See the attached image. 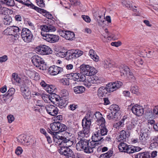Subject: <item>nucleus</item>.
<instances>
[{"label": "nucleus", "instance_id": "1", "mask_svg": "<svg viewBox=\"0 0 158 158\" xmlns=\"http://www.w3.org/2000/svg\"><path fill=\"white\" fill-rule=\"evenodd\" d=\"M94 142L91 141L89 142L85 139L80 140L76 145L77 149H84L85 152L86 153H91L93 152V149L95 148V143Z\"/></svg>", "mask_w": 158, "mask_h": 158}, {"label": "nucleus", "instance_id": "2", "mask_svg": "<svg viewBox=\"0 0 158 158\" xmlns=\"http://www.w3.org/2000/svg\"><path fill=\"white\" fill-rule=\"evenodd\" d=\"M20 35L23 40L26 43L31 42L33 37V34L31 31L26 28H23Z\"/></svg>", "mask_w": 158, "mask_h": 158}, {"label": "nucleus", "instance_id": "3", "mask_svg": "<svg viewBox=\"0 0 158 158\" xmlns=\"http://www.w3.org/2000/svg\"><path fill=\"white\" fill-rule=\"evenodd\" d=\"M35 50L38 54L47 55L52 53V51L48 46L44 45H40L35 48Z\"/></svg>", "mask_w": 158, "mask_h": 158}, {"label": "nucleus", "instance_id": "4", "mask_svg": "<svg viewBox=\"0 0 158 158\" xmlns=\"http://www.w3.org/2000/svg\"><path fill=\"white\" fill-rule=\"evenodd\" d=\"M60 147V148L58 150V152L61 155L66 156V158H74V154L70 148L64 147Z\"/></svg>", "mask_w": 158, "mask_h": 158}, {"label": "nucleus", "instance_id": "5", "mask_svg": "<svg viewBox=\"0 0 158 158\" xmlns=\"http://www.w3.org/2000/svg\"><path fill=\"white\" fill-rule=\"evenodd\" d=\"M57 143H59L61 147L69 148L73 144V141L71 139H70L64 136H60V138L56 140Z\"/></svg>", "mask_w": 158, "mask_h": 158}, {"label": "nucleus", "instance_id": "6", "mask_svg": "<svg viewBox=\"0 0 158 158\" xmlns=\"http://www.w3.org/2000/svg\"><path fill=\"white\" fill-rule=\"evenodd\" d=\"M22 30L16 26H9L4 31L8 32V35H15V36L17 37L21 34Z\"/></svg>", "mask_w": 158, "mask_h": 158}, {"label": "nucleus", "instance_id": "7", "mask_svg": "<svg viewBox=\"0 0 158 158\" xmlns=\"http://www.w3.org/2000/svg\"><path fill=\"white\" fill-rule=\"evenodd\" d=\"M122 85L123 83L122 82L116 81L113 82L109 83L105 87L110 93L120 88Z\"/></svg>", "mask_w": 158, "mask_h": 158}, {"label": "nucleus", "instance_id": "8", "mask_svg": "<svg viewBox=\"0 0 158 158\" xmlns=\"http://www.w3.org/2000/svg\"><path fill=\"white\" fill-rule=\"evenodd\" d=\"M31 61L34 65L41 70H44V62L42 59L37 55H35L31 58Z\"/></svg>", "mask_w": 158, "mask_h": 158}, {"label": "nucleus", "instance_id": "9", "mask_svg": "<svg viewBox=\"0 0 158 158\" xmlns=\"http://www.w3.org/2000/svg\"><path fill=\"white\" fill-rule=\"evenodd\" d=\"M119 68L121 76H127L129 78L133 79H135V77L133 76L132 73L130 72V69L128 66L124 65L120 66Z\"/></svg>", "mask_w": 158, "mask_h": 158}, {"label": "nucleus", "instance_id": "10", "mask_svg": "<svg viewBox=\"0 0 158 158\" xmlns=\"http://www.w3.org/2000/svg\"><path fill=\"white\" fill-rule=\"evenodd\" d=\"M42 35L44 37V39L48 42L54 43L58 41L59 37L57 35L52 34H44L43 32H41Z\"/></svg>", "mask_w": 158, "mask_h": 158}, {"label": "nucleus", "instance_id": "11", "mask_svg": "<svg viewBox=\"0 0 158 158\" xmlns=\"http://www.w3.org/2000/svg\"><path fill=\"white\" fill-rule=\"evenodd\" d=\"M44 109H46L47 112L50 115L52 116H56L58 113V110L57 108L52 105H48L46 106H41Z\"/></svg>", "mask_w": 158, "mask_h": 158}, {"label": "nucleus", "instance_id": "12", "mask_svg": "<svg viewBox=\"0 0 158 158\" xmlns=\"http://www.w3.org/2000/svg\"><path fill=\"white\" fill-rule=\"evenodd\" d=\"M48 73L52 75H56L63 72V68L53 65L50 67L48 70Z\"/></svg>", "mask_w": 158, "mask_h": 158}, {"label": "nucleus", "instance_id": "13", "mask_svg": "<svg viewBox=\"0 0 158 158\" xmlns=\"http://www.w3.org/2000/svg\"><path fill=\"white\" fill-rule=\"evenodd\" d=\"M40 85L48 93L50 94L53 93L56 89L54 85L47 84L44 81H42L40 83Z\"/></svg>", "mask_w": 158, "mask_h": 158}, {"label": "nucleus", "instance_id": "14", "mask_svg": "<svg viewBox=\"0 0 158 158\" xmlns=\"http://www.w3.org/2000/svg\"><path fill=\"white\" fill-rule=\"evenodd\" d=\"M131 110L133 114L138 116H141L144 112L142 107L137 104L133 106Z\"/></svg>", "mask_w": 158, "mask_h": 158}, {"label": "nucleus", "instance_id": "15", "mask_svg": "<svg viewBox=\"0 0 158 158\" xmlns=\"http://www.w3.org/2000/svg\"><path fill=\"white\" fill-rule=\"evenodd\" d=\"M70 75L72 77V79L74 81L83 82L85 80V76L81 73H72Z\"/></svg>", "mask_w": 158, "mask_h": 158}, {"label": "nucleus", "instance_id": "16", "mask_svg": "<svg viewBox=\"0 0 158 158\" xmlns=\"http://www.w3.org/2000/svg\"><path fill=\"white\" fill-rule=\"evenodd\" d=\"M95 117L97 119V123L101 127L105 126V121L104 118L102 117L100 112H96L94 114Z\"/></svg>", "mask_w": 158, "mask_h": 158}, {"label": "nucleus", "instance_id": "17", "mask_svg": "<svg viewBox=\"0 0 158 158\" xmlns=\"http://www.w3.org/2000/svg\"><path fill=\"white\" fill-rule=\"evenodd\" d=\"M97 93L98 97L102 99L103 97H106L109 92L105 86H102L98 89Z\"/></svg>", "mask_w": 158, "mask_h": 158}, {"label": "nucleus", "instance_id": "18", "mask_svg": "<svg viewBox=\"0 0 158 158\" xmlns=\"http://www.w3.org/2000/svg\"><path fill=\"white\" fill-rule=\"evenodd\" d=\"M100 136L99 133V130H98L97 131L95 132L92 136V141L94 142V143L96 144L95 147L100 144V142H98V141L101 140L103 139V138L100 137Z\"/></svg>", "mask_w": 158, "mask_h": 158}, {"label": "nucleus", "instance_id": "19", "mask_svg": "<svg viewBox=\"0 0 158 158\" xmlns=\"http://www.w3.org/2000/svg\"><path fill=\"white\" fill-rule=\"evenodd\" d=\"M42 31L47 32L54 31L56 30V28L54 26L51 24L43 25L40 26Z\"/></svg>", "mask_w": 158, "mask_h": 158}, {"label": "nucleus", "instance_id": "20", "mask_svg": "<svg viewBox=\"0 0 158 158\" xmlns=\"http://www.w3.org/2000/svg\"><path fill=\"white\" fill-rule=\"evenodd\" d=\"M88 82L92 84H101L103 82V80L101 78H99L97 76H94L89 77L88 79Z\"/></svg>", "mask_w": 158, "mask_h": 158}, {"label": "nucleus", "instance_id": "21", "mask_svg": "<svg viewBox=\"0 0 158 158\" xmlns=\"http://www.w3.org/2000/svg\"><path fill=\"white\" fill-rule=\"evenodd\" d=\"M91 123V121L86 120L83 118L82 121V126L83 129L87 132L90 131V126Z\"/></svg>", "mask_w": 158, "mask_h": 158}, {"label": "nucleus", "instance_id": "22", "mask_svg": "<svg viewBox=\"0 0 158 158\" xmlns=\"http://www.w3.org/2000/svg\"><path fill=\"white\" fill-rule=\"evenodd\" d=\"M11 80L13 84H15L16 83L20 85L22 82V79L15 73H12Z\"/></svg>", "mask_w": 158, "mask_h": 158}, {"label": "nucleus", "instance_id": "23", "mask_svg": "<svg viewBox=\"0 0 158 158\" xmlns=\"http://www.w3.org/2000/svg\"><path fill=\"white\" fill-rule=\"evenodd\" d=\"M22 94L25 99L29 100L31 97V91L27 88H24L22 92Z\"/></svg>", "mask_w": 158, "mask_h": 158}, {"label": "nucleus", "instance_id": "24", "mask_svg": "<svg viewBox=\"0 0 158 158\" xmlns=\"http://www.w3.org/2000/svg\"><path fill=\"white\" fill-rule=\"evenodd\" d=\"M68 100L61 98L59 103H57L58 106L61 109L65 108L68 103Z\"/></svg>", "mask_w": 158, "mask_h": 158}, {"label": "nucleus", "instance_id": "25", "mask_svg": "<svg viewBox=\"0 0 158 158\" xmlns=\"http://www.w3.org/2000/svg\"><path fill=\"white\" fill-rule=\"evenodd\" d=\"M150 153L145 152L139 153L135 155V158H150Z\"/></svg>", "mask_w": 158, "mask_h": 158}, {"label": "nucleus", "instance_id": "26", "mask_svg": "<svg viewBox=\"0 0 158 158\" xmlns=\"http://www.w3.org/2000/svg\"><path fill=\"white\" fill-rule=\"evenodd\" d=\"M74 93L76 94H80L83 93L85 90V88L82 86H77L73 88Z\"/></svg>", "mask_w": 158, "mask_h": 158}, {"label": "nucleus", "instance_id": "27", "mask_svg": "<svg viewBox=\"0 0 158 158\" xmlns=\"http://www.w3.org/2000/svg\"><path fill=\"white\" fill-rule=\"evenodd\" d=\"M73 50H68L66 52V58L68 60L76 58Z\"/></svg>", "mask_w": 158, "mask_h": 158}, {"label": "nucleus", "instance_id": "28", "mask_svg": "<svg viewBox=\"0 0 158 158\" xmlns=\"http://www.w3.org/2000/svg\"><path fill=\"white\" fill-rule=\"evenodd\" d=\"M89 131H89L86 133V131H85L84 130V129H82V130L79 131L78 133L79 138H80V140H81L85 137L87 138L89 136Z\"/></svg>", "mask_w": 158, "mask_h": 158}, {"label": "nucleus", "instance_id": "29", "mask_svg": "<svg viewBox=\"0 0 158 158\" xmlns=\"http://www.w3.org/2000/svg\"><path fill=\"white\" fill-rule=\"evenodd\" d=\"M75 34L73 32L67 31L66 32V34L65 37V38L67 40H73L74 39Z\"/></svg>", "mask_w": 158, "mask_h": 158}, {"label": "nucleus", "instance_id": "30", "mask_svg": "<svg viewBox=\"0 0 158 158\" xmlns=\"http://www.w3.org/2000/svg\"><path fill=\"white\" fill-rule=\"evenodd\" d=\"M122 4L123 6H126L129 9L132 10L134 12H138L137 10L134 9L133 7V6L132 5V4L130 3V2H127L126 1H123L122 2Z\"/></svg>", "mask_w": 158, "mask_h": 158}, {"label": "nucleus", "instance_id": "31", "mask_svg": "<svg viewBox=\"0 0 158 158\" xmlns=\"http://www.w3.org/2000/svg\"><path fill=\"white\" fill-rule=\"evenodd\" d=\"M126 133L125 131L123 130L120 131L119 137L118 139L119 141H122L123 142L126 141Z\"/></svg>", "mask_w": 158, "mask_h": 158}, {"label": "nucleus", "instance_id": "32", "mask_svg": "<svg viewBox=\"0 0 158 158\" xmlns=\"http://www.w3.org/2000/svg\"><path fill=\"white\" fill-rule=\"evenodd\" d=\"M113 151L112 150H109L106 153L101 154L99 158H110L113 154Z\"/></svg>", "mask_w": 158, "mask_h": 158}, {"label": "nucleus", "instance_id": "33", "mask_svg": "<svg viewBox=\"0 0 158 158\" xmlns=\"http://www.w3.org/2000/svg\"><path fill=\"white\" fill-rule=\"evenodd\" d=\"M97 73V70L94 67L91 66L89 72L85 73L86 76H89L90 77H93L92 76L94 75Z\"/></svg>", "mask_w": 158, "mask_h": 158}, {"label": "nucleus", "instance_id": "34", "mask_svg": "<svg viewBox=\"0 0 158 158\" xmlns=\"http://www.w3.org/2000/svg\"><path fill=\"white\" fill-rule=\"evenodd\" d=\"M9 9L2 7L0 5V15H8Z\"/></svg>", "mask_w": 158, "mask_h": 158}, {"label": "nucleus", "instance_id": "35", "mask_svg": "<svg viewBox=\"0 0 158 158\" xmlns=\"http://www.w3.org/2000/svg\"><path fill=\"white\" fill-rule=\"evenodd\" d=\"M58 131L60 132H62L65 131L67 129V127L66 126L58 122Z\"/></svg>", "mask_w": 158, "mask_h": 158}, {"label": "nucleus", "instance_id": "36", "mask_svg": "<svg viewBox=\"0 0 158 158\" xmlns=\"http://www.w3.org/2000/svg\"><path fill=\"white\" fill-rule=\"evenodd\" d=\"M128 146L126 143H121L118 145V148L120 151L125 152V151L128 148Z\"/></svg>", "mask_w": 158, "mask_h": 158}, {"label": "nucleus", "instance_id": "37", "mask_svg": "<svg viewBox=\"0 0 158 158\" xmlns=\"http://www.w3.org/2000/svg\"><path fill=\"white\" fill-rule=\"evenodd\" d=\"M110 110L112 111L111 113L120 112V108L116 104H113L110 106Z\"/></svg>", "mask_w": 158, "mask_h": 158}, {"label": "nucleus", "instance_id": "38", "mask_svg": "<svg viewBox=\"0 0 158 158\" xmlns=\"http://www.w3.org/2000/svg\"><path fill=\"white\" fill-rule=\"evenodd\" d=\"M61 95V98H64L65 99H69L68 95L69 93L67 90L65 89H63L60 92Z\"/></svg>", "mask_w": 158, "mask_h": 158}, {"label": "nucleus", "instance_id": "39", "mask_svg": "<svg viewBox=\"0 0 158 158\" xmlns=\"http://www.w3.org/2000/svg\"><path fill=\"white\" fill-rule=\"evenodd\" d=\"M105 66L106 68H110L112 67H114L115 66V63L113 61L109 60H107L105 62Z\"/></svg>", "mask_w": 158, "mask_h": 158}, {"label": "nucleus", "instance_id": "40", "mask_svg": "<svg viewBox=\"0 0 158 158\" xmlns=\"http://www.w3.org/2000/svg\"><path fill=\"white\" fill-rule=\"evenodd\" d=\"M51 130L48 128L47 129V131L49 133H50L51 135H52L53 138L54 140L56 139L58 140V139L60 138V136L57 135V133H58V132H52Z\"/></svg>", "mask_w": 158, "mask_h": 158}, {"label": "nucleus", "instance_id": "41", "mask_svg": "<svg viewBox=\"0 0 158 158\" xmlns=\"http://www.w3.org/2000/svg\"><path fill=\"white\" fill-rule=\"evenodd\" d=\"M150 131L147 129H145L144 130H141L140 134L145 137L146 139H148L149 137Z\"/></svg>", "mask_w": 158, "mask_h": 158}, {"label": "nucleus", "instance_id": "42", "mask_svg": "<svg viewBox=\"0 0 158 158\" xmlns=\"http://www.w3.org/2000/svg\"><path fill=\"white\" fill-rule=\"evenodd\" d=\"M108 131V130L106 128V126L101 127L100 131H99L100 136H103L107 135Z\"/></svg>", "mask_w": 158, "mask_h": 158}, {"label": "nucleus", "instance_id": "43", "mask_svg": "<svg viewBox=\"0 0 158 158\" xmlns=\"http://www.w3.org/2000/svg\"><path fill=\"white\" fill-rule=\"evenodd\" d=\"M69 78H63L60 79V82L64 85H69Z\"/></svg>", "mask_w": 158, "mask_h": 158}, {"label": "nucleus", "instance_id": "44", "mask_svg": "<svg viewBox=\"0 0 158 158\" xmlns=\"http://www.w3.org/2000/svg\"><path fill=\"white\" fill-rule=\"evenodd\" d=\"M56 54L57 56L61 58H64L66 56V52H65L64 50L58 51Z\"/></svg>", "mask_w": 158, "mask_h": 158}, {"label": "nucleus", "instance_id": "45", "mask_svg": "<svg viewBox=\"0 0 158 158\" xmlns=\"http://www.w3.org/2000/svg\"><path fill=\"white\" fill-rule=\"evenodd\" d=\"M15 91V89L13 88H10L7 91L6 93L5 94V97L10 98L14 94Z\"/></svg>", "mask_w": 158, "mask_h": 158}, {"label": "nucleus", "instance_id": "46", "mask_svg": "<svg viewBox=\"0 0 158 158\" xmlns=\"http://www.w3.org/2000/svg\"><path fill=\"white\" fill-rule=\"evenodd\" d=\"M57 122H54L50 125V127L51 130L54 132L58 130V127Z\"/></svg>", "mask_w": 158, "mask_h": 158}, {"label": "nucleus", "instance_id": "47", "mask_svg": "<svg viewBox=\"0 0 158 158\" xmlns=\"http://www.w3.org/2000/svg\"><path fill=\"white\" fill-rule=\"evenodd\" d=\"M5 21H4V24L5 25H9L11 22L12 19L10 16L9 15H6L4 18Z\"/></svg>", "mask_w": 158, "mask_h": 158}, {"label": "nucleus", "instance_id": "48", "mask_svg": "<svg viewBox=\"0 0 158 158\" xmlns=\"http://www.w3.org/2000/svg\"><path fill=\"white\" fill-rule=\"evenodd\" d=\"M112 114L114 117V120L117 121L119 120L121 118V112H113Z\"/></svg>", "mask_w": 158, "mask_h": 158}, {"label": "nucleus", "instance_id": "49", "mask_svg": "<svg viewBox=\"0 0 158 158\" xmlns=\"http://www.w3.org/2000/svg\"><path fill=\"white\" fill-rule=\"evenodd\" d=\"M135 127V124L132 122H129L127 123V129L128 130H131Z\"/></svg>", "mask_w": 158, "mask_h": 158}, {"label": "nucleus", "instance_id": "50", "mask_svg": "<svg viewBox=\"0 0 158 158\" xmlns=\"http://www.w3.org/2000/svg\"><path fill=\"white\" fill-rule=\"evenodd\" d=\"M128 147L125 151L124 152H127L128 153H132L134 152V148L135 147L131 145H128Z\"/></svg>", "mask_w": 158, "mask_h": 158}, {"label": "nucleus", "instance_id": "51", "mask_svg": "<svg viewBox=\"0 0 158 158\" xmlns=\"http://www.w3.org/2000/svg\"><path fill=\"white\" fill-rule=\"evenodd\" d=\"M74 55L76 56V58L82 55L83 54V52L79 50H73Z\"/></svg>", "mask_w": 158, "mask_h": 158}, {"label": "nucleus", "instance_id": "52", "mask_svg": "<svg viewBox=\"0 0 158 158\" xmlns=\"http://www.w3.org/2000/svg\"><path fill=\"white\" fill-rule=\"evenodd\" d=\"M131 92L134 94H137L138 91V87L136 85H132L131 87Z\"/></svg>", "mask_w": 158, "mask_h": 158}, {"label": "nucleus", "instance_id": "53", "mask_svg": "<svg viewBox=\"0 0 158 158\" xmlns=\"http://www.w3.org/2000/svg\"><path fill=\"white\" fill-rule=\"evenodd\" d=\"M94 115H95L94 114H92L88 113L86 114L85 117L83 118L87 120L91 121Z\"/></svg>", "mask_w": 158, "mask_h": 158}, {"label": "nucleus", "instance_id": "54", "mask_svg": "<svg viewBox=\"0 0 158 158\" xmlns=\"http://www.w3.org/2000/svg\"><path fill=\"white\" fill-rule=\"evenodd\" d=\"M139 140L140 142L142 144L144 145L147 143L148 139H146L145 137L140 134Z\"/></svg>", "mask_w": 158, "mask_h": 158}, {"label": "nucleus", "instance_id": "55", "mask_svg": "<svg viewBox=\"0 0 158 158\" xmlns=\"http://www.w3.org/2000/svg\"><path fill=\"white\" fill-rule=\"evenodd\" d=\"M104 37L105 38H107L108 40H111L112 39L114 38V35L111 33H108V35H103Z\"/></svg>", "mask_w": 158, "mask_h": 158}, {"label": "nucleus", "instance_id": "56", "mask_svg": "<svg viewBox=\"0 0 158 158\" xmlns=\"http://www.w3.org/2000/svg\"><path fill=\"white\" fill-rule=\"evenodd\" d=\"M3 4L9 6H13L14 5V1L13 0H6L4 2H3Z\"/></svg>", "mask_w": 158, "mask_h": 158}, {"label": "nucleus", "instance_id": "57", "mask_svg": "<svg viewBox=\"0 0 158 158\" xmlns=\"http://www.w3.org/2000/svg\"><path fill=\"white\" fill-rule=\"evenodd\" d=\"M87 65L83 64L81 65L80 67V71L81 73L83 74V72H86V69H87Z\"/></svg>", "mask_w": 158, "mask_h": 158}, {"label": "nucleus", "instance_id": "58", "mask_svg": "<svg viewBox=\"0 0 158 158\" xmlns=\"http://www.w3.org/2000/svg\"><path fill=\"white\" fill-rule=\"evenodd\" d=\"M37 12L39 13H40V14H42L43 15H44L45 17L46 16V14H47L48 11H47L46 10L40 8H39Z\"/></svg>", "mask_w": 158, "mask_h": 158}, {"label": "nucleus", "instance_id": "59", "mask_svg": "<svg viewBox=\"0 0 158 158\" xmlns=\"http://www.w3.org/2000/svg\"><path fill=\"white\" fill-rule=\"evenodd\" d=\"M81 18L87 23H90V22L91 19L88 15H82Z\"/></svg>", "mask_w": 158, "mask_h": 158}, {"label": "nucleus", "instance_id": "60", "mask_svg": "<svg viewBox=\"0 0 158 158\" xmlns=\"http://www.w3.org/2000/svg\"><path fill=\"white\" fill-rule=\"evenodd\" d=\"M36 2L37 5L40 7H43L44 6L45 4L43 0H36Z\"/></svg>", "mask_w": 158, "mask_h": 158}, {"label": "nucleus", "instance_id": "61", "mask_svg": "<svg viewBox=\"0 0 158 158\" xmlns=\"http://www.w3.org/2000/svg\"><path fill=\"white\" fill-rule=\"evenodd\" d=\"M50 94V95L49 96V98L51 102H52V99H54L56 97H58V95L56 94L54 92Z\"/></svg>", "mask_w": 158, "mask_h": 158}, {"label": "nucleus", "instance_id": "62", "mask_svg": "<svg viewBox=\"0 0 158 158\" xmlns=\"http://www.w3.org/2000/svg\"><path fill=\"white\" fill-rule=\"evenodd\" d=\"M23 152V150L20 147H18L15 151V153L19 155L21 154Z\"/></svg>", "mask_w": 158, "mask_h": 158}, {"label": "nucleus", "instance_id": "63", "mask_svg": "<svg viewBox=\"0 0 158 158\" xmlns=\"http://www.w3.org/2000/svg\"><path fill=\"white\" fill-rule=\"evenodd\" d=\"M66 32H67V31L60 29L59 30V35L61 36L64 38H65V37Z\"/></svg>", "mask_w": 158, "mask_h": 158}, {"label": "nucleus", "instance_id": "64", "mask_svg": "<svg viewBox=\"0 0 158 158\" xmlns=\"http://www.w3.org/2000/svg\"><path fill=\"white\" fill-rule=\"evenodd\" d=\"M8 122L9 123H11L15 119L14 117L12 115H9L7 117Z\"/></svg>", "mask_w": 158, "mask_h": 158}]
</instances>
